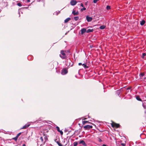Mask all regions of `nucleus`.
Here are the masks:
<instances>
[{"label": "nucleus", "instance_id": "obj_1", "mask_svg": "<svg viewBox=\"0 0 146 146\" xmlns=\"http://www.w3.org/2000/svg\"><path fill=\"white\" fill-rule=\"evenodd\" d=\"M64 52L65 51L63 50L61 51V54L62 55H60V56L62 59H65L66 57V55Z\"/></svg>", "mask_w": 146, "mask_h": 146}, {"label": "nucleus", "instance_id": "obj_2", "mask_svg": "<svg viewBox=\"0 0 146 146\" xmlns=\"http://www.w3.org/2000/svg\"><path fill=\"white\" fill-rule=\"evenodd\" d=\"M111 126L113 127L118 128L119 127L120 125L119 124L116 123H112L111 124Z\"/></svg>", "mask_w": 146, "mask_h": 146}, {"label": "nucleus", "instance_id": "obj_3", "mask_svg": "<svg viewBox=\"0 0 146 146\" xmlns=\"http://www.w3.org/2000/svg\"><path fill=\"white\" fill-rule=\"evenodd\" d=\"M68 72V70L65 68L63 69L61 71V74L62 75L66 74Z\"/></svg>", "mask_w": 146, "mask_h": 146}, {"label": "nucleus", "instance_id": "obj_4", "mask_svg": "<svg viewBox=\"0 0 146 146\" xmlns=\"http://www.w3.org/2000/svg\"><path fill=\"white\" fill-rule=\"evenodd\" d=\"M84 128L86 130L88 129H91L92 128V125H87L84 127Z\"/></svg>", "mask_w": 146, "mask_h": 146}, {"label": "nucleus", "instance_id": "obj_5", "mask_svg": "<svg viewBox=\"0 0 146 146\" xmlns=\"http://www.w3.org/2000/svg\"><path fill=\"white\" fill-rule=\"evenodd\" d=\"M77 3V2L76 0H73L71 1L70 4L72 5H74Z\"/></svg>", "mask_w": 146, "mask_h": 146}, {"label": "nucleus", "instance_id": "obj_6", "mask_svg": "<svg viewBox=\"0 0 146 146\" xmlns=\"http://www.w3.org/2000/svg\"><path fill=\"white\" fill-rule=\"evenodd\" d=\"M86 18L87 21L88 22L91 21L92 20V17H89L88 16H86Z\"/></svg>", "mask_w": 146, "mask_h": 146}, {"label": "nucleus", "instance_id": "obj_7", "mask_svg": "<svg viewBox=\"0 0 146 146\" xmlns=\"http://www.w3.org/2000/svg\"><path fill=\"white\" fill-rule=\"evenodd\" d=\"M80 144H82L84 146H86L87 145L85 143V142L84 140H82L80 141L79 142Z\"/></svg>", "mask_w": 146, "mask_h": 146}, {"label": "nucleus", "instance_id": "obj_8", "mask_svg": "<svg viewBox=\"0 0 146 146\" xmlns=\"http://www.w3.org/2000/svg\"><path fill=\"white\" fill-rule=\"evenodd\" d=\"M56 128L57 129V131L58 132H60L61 135H62L63 134V132L62 131L60 130L59 127H58V126H57L56 127Z\"/></svg>", "mask_w": 146, "mask_h": 146}, {"label": "nucleus", "instance_id": "obj_9", "mask_svg": "<svg viewBox=\"0 0 146 146\" xmlns=\"http://www.w3.org/2000/svg\"><path fill=\"white\" fill-rule=\"evenodd\" d=\"M81 34L83 35L84 33L86 32V29L85 28H83L81 30Z\"/></svg>", "mask_w": 146, "mask_h": 146}, {"label": "nucleus", "instance_id": "obj_10", "mask_svg": "<svg viewBox=\"0 0 146 146\" xmlns=\"http://www.w3.org/2000/svg\"><path fill=\"white\" fill-rule=\"evenodd\" d=\"M72 13L74 15H77L79 14V12L78 11L76 12L75 10H73Z\"/></svg>", "mask_w": 146, "mask_h": 146}, {"label": "nucleus", "instance_id": "obj_11", "mask_svg": "<svg viewBox=\"0 0 146 146\" xmlns=\"http://www.w3.org/2000/svg\"><path fill=\"white\" fill-rule=\"evenodd\" d=\"M71 18H68L67 19H66L65 20H64V23H67L68 21H69L70 20Z\"/></svg>", "mask_w": 146, "mask_h": 146}, {"label": "nucleus", "instance_id": "obj_12", "mask_svg": "<svg viewBox=\"0 0 146 146\" xmlns=\"http://www.w3.org/2000/svg\"><path fill=\"white\" fill-rule=\"evenodd\" d=\"M93 31H94V30H93V29H88L86 31V32L87 33H90V32H92Z\"/></svg>", "mask_w": 146, "mask_h": 146}, {"label": "nucleus", "instance_id": "obj_13", "mask_svg": "<svg viewBox=\"0 0 146 146\" xmlns=\"http://www.w3.org/2000/svg\"><path fill=\"white\" fill-rule=\"evenodd\" d=\"M29 125H25L22 128V129H25L27 128V127H28L29 126Z\"/></svg>", "mask_w": 146, "mask_h": 146}, {"label": "nucleus", "instance_id": "obj_14", "mask_svg": "<svg viewBox=\"0 0 146 146\" xmlns=\"http://www.w3.org/2000/svg\"><path fill=\"white\" fill-rule=\"evenodd\" d=\"M90 122L88 121H82V123L83 125H84L86 123H90Z\"/></svg>", "mask_w": 146, "mask_h": 146}, {"label": "nucleus", "instance_id": "obj_15", "mask_svg": "<svg viewBox=\"0 0 146 146\" xmlns=\"http://www.w3.org/2000/svg\"><path fill=\"white\" fill-rule=\"evenodd\" d=\"M106 27V26L104 25H103L101 26L100 27V29H104Z\"/></svg>", "mask_w": 146, "mask_h": 146}, {"label": "nucleus", "instance_id": "obj_16", "mask_svg": "<svg viewBox=\"0 0 146 146\" xmlns=\"http://www.w3.org/2000/svg\"><path fill=\"white\" fill-rule=\"evenodd\" d=\"M145 23V21L143 20H142L141 22V23H140V24L141 25H144Z\"/></svg>", "mask_w": 146, "mask_h": 146}, {"label": "nucleus", "instance_id": "obj_17", "mask_svg": "<svg viewBox=\"0 0 146 146\" xmlns=\"http://www.w3.org/2000/svg\"><path fill=\"white\" fill-rule=\"evenodd\" d=\"M137 100L138 101H142L141 99L140 98L139 96H137L136 97Z\"/></svg>", "mask_w": 146, "mask_h": 146}, {"label": "nucleus", "instance_id": "obj_18", "mask_svg": "<svg viewBox=\"0 0 146 146\" xmlns=\"http://www.w3.org/2000/svg\"><path fill=\"white\" fill-rule=\"evenodd\" d=\"M144 75V73H141L140 74V77H143Z\"/></svg>", "mask_w": 146, "mask_h": 146}, {"label": "nucleus", "instance_id": "obj_19", "mask_svg": "<svg viewBox=\"0 0 146 146\" xmlns=\"http://www.w3.org/2000/svg\"><path fill=\"white\" fill-rule=\"evenodd\" d=\"M73 144L74 146H76L78 145V143L77 142H74Z\"/></svg>", "mask_w": 146, "mask_h": 146}, {"label": "nucleus", "instance_id": "obj_20", "mask_svg": "<svg viewBox=\"0 0 146 146\" xmlns=\"http://www.w3.org/2000/svg\"><path fill=\"white\" fill-rule=\"evenodd\" d=\"M79 19V17H74V19L75 21H77Z\"/></svg>", "mask_w": 146, "mask_h": 146}, {"label": "nucleus", "instance_id": "obj_21", "mask_svg": "<svg viewBox=\"0 0 146 146\" xmlns=\"http://www.w3.org/2000/svg\"><path fill=\"white\" fill-rule=\"evenodd\" d=\"M86 10V8L84 7H83V8H82L81 9V11L82 12L83 11H85Z\"/></svg>", "mask_w": 146, "mask_h": 146}, {"label": "nucleus", "instance_id": "obj_22", "mask_svg": "<svg viewBox=\"0 0 146 146\" xmlns=\"http://www.w3.org/2000/svg\"><path fill=\"white\" fill-rule=\"evenodd\" d=\"M18 138V137L16 136L15 137L13 138V139L15 141H16L17 140Z\"/></svg>", "mask_w": 146, "mask_h": 146}, {"label": "nucleus", "instance_id": "obj_23", "mask_svg": "<svg viewBox=\"0 0 146 146\" xmlns=\"http://www.w3.org/2000/svg\"><path fill=\"white\" fill-rule=\"evenodd\" d=\"M83 66L85 68H88V67L85 64H82Z\"/></svg>", "mask_w": 146, "mask_h": 146}, {"label": "nucleus", "instance_id": "obj_24", "mask_svg": "<svg viewBox=\"0 0 146 146\" xmlns=\"http://www.w3.org/2000/svg\"><path fill=\"white\" fill-rule=\"evenodd\" d=\"M17 5L19 7H21L22 6L21 3H18L17 4Z\"/></svg>", "mask_w": 146, "mask_h": 146}, {"label": "nucleus", "instance_id": "obj_25", "mask_svg": "<svg viewBox=\"0 0 146 146\" xmlns=\"http://www.w3.org/2000/svg\"><path fill=\"white\" fill-rule=\"evenodd\" d=\"M106 9L107 10L110 9V7L108 5L106 7Z\"/></svg>", "mask_w": 146, "mask_h": 146}, {"label": "nucleus", "instance_id": "obj_26", "mask_svg": "<svg viewBox=\"0 0 146 146\" xmlns=\"http://www.w3.org/2000/svg\"><path fill=\"white\" fill-rule=\"evenodd\" d=\"M21 133H19L16 136L18 137L21 135Z\"/></svg>", "mask_w": 146, "mask_h": 146}, {"label": "nucleus", "instance_id": "obj_27", "mask_svg": "<svg viewBox=\"0 0 146 146\" xmlns=\"http://www.w3.org/2000/svg\"><path fill=\"white\" fill-rule=\"evenodd\" d=\"M143 107L145 109H146V105L143 104Z\"/></svg>", "mask_w": 146, "mask_h": 146}, {"label": "nucleus", "instance_id": "obj_28", "mask_svg": "<svg viewBox=\"0 0 146 146\" xmlns=\"http://www.w3.org/2000/svg\"><path fill=\"white\" fill-rule=\"evenodd\" d=\"M40 139L41 140V141H43V138L42 137H40Z\"/></svg>", "mask_w": 146, "mask_h": 146}, {"label": "nucleus", "instance_id": "obj_29", "mask_svg": "<svg viewBox=\"0 0 146 146\" xmlns=\"http://www.w3.org/2000/svg\"><path fill=\"white\" fill-rule=\"evenodd\" d=\"M98 141L100 142H101L102 141V140L100 138H98Z\"/></svg>", "mask_w": 146, "mask_h": 146}, {"label": "nucleus", "instance_id": "obj_30", "mask_svg": "<svg viewBox=\"0 0 146 146\" xmlns=\"http://www.w3.org/2000/svg\"><path fill=\"white\" fill-rule=\"evenodd\" d=\"M121 145H122L123 146H125V144L123 143H121Z\"/></svg>", "mask_w": 146, "mask_h": 146}, {"label": "nucleus", "instance_id": "obj_31", "mask_svg": "<svg viewBox=\"0 0 146 146\" xmlns=\"http://www.w3.org/2000/svg\"><path fill=\"white\" fill-rule=\"evenodd\" d=\"M80 5L82 7H84V5L82 3H81Z\"/></svg>", "mask_w": 146, "mask_h": 146}, {"label": "nucleus", "instance_id": "obj_32", "mask_svg": "<svg viewBox=\"0 0 146 146\" xmlns=\"http://www.w3.org/2000/svg\"><path fill=\"white\" fill-rule=\"evenodd\" d=\"M58 145L60 146H62V144L60 143H58Z\"/></svg>", "mask_w": 146, "mask_h": 146}, {"label": "nucleus", "instance_id": "obj_33", "mask_svg": "<svg viewBox=\"0 0 146 146\" xmlns=\"http://www.w3.org/2000/svg\"><path fill=\"white\" fill-rule=\"evenodd\" d=\"M146 55V54L145 53H143V56H145Z\"/></svg>", "mask_w": 146, "mask_h": 146}, {"label": "nucleus", "instance_id": "obj_34", "mask_svg": "<svg viewBox=\"0 0 146 146\" xmlns=\"http://www.w3.org/2000/svg\"><path fill=\"white\" fill-rule=\"evenodd\" d=\"M78 65H82V63H80L78 64Z\"/></svg>", "mask_w": 146, "mask_h": 146}, {"label": "nucleus", "instance_id": "obj_35", "mask_svg": "<svg viewBox=\"0 0 146 146\" xmlns=\"http://www.w3.org/2000/svg\"><path fill=\"white\" fill-rule=\"evenodd\" d=\"M27 1L28 2H29L30 1V0H27Z\"/></svg>", "mask_w": 146, "mask_h": 146}, {"label": "nucleus", "instance_id": "obj_36", "mask_svg": "<svg viewBox=\"0 0 146 146\" xmlns=\"http://www.w3.org/2000/svg\"><path fill=\"white\" fill-rule=\"evenodd\" d=\"M102 146H106V145H105V144H103V145H102Z\"/></svg>", "mask_w": 146, "mask_h": 146}, {"label": "nucleus", "instance_id": "obj_37", "mask_svg": "<svg viewBox=\"0 0 146 146\" xmlns=\"http://www.w3.org/2000/svg\"><path fill=\"white\" fill-rule=\"evenodd\" d=\"M23 146H26V145L25 144H23Z\"/></svg>", "mask_w": 146, "mask_h": 146}, {"label": "nucleus", "instance_id": "obj_38", "mask_svg": "<svg viewBox=\"0 0 146 146\" xmlns=\"http://www.w3.org/2000/svg\"><path fill=\"white\" fill-rule=\"evenodd\" d=\"M145 114H146V110L145 111Z\"/></svg>", "mask_w": 146, "mask_h": 146}]
</instances>
